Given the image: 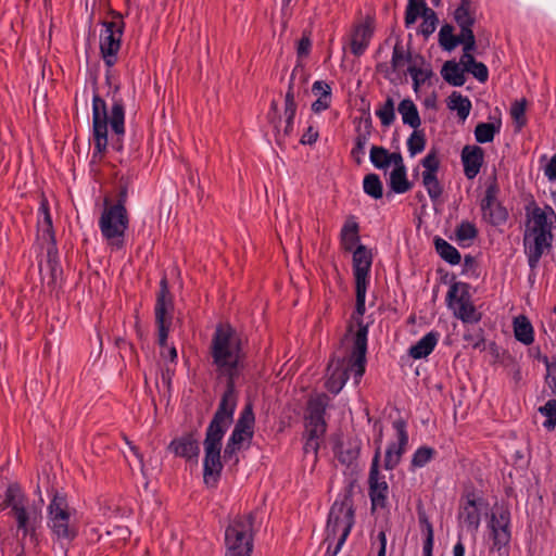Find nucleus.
Masks as SVG:
<instances>
[{"instance_id":"obj_51","label":"nucleus","mask_w":556,"mask_h":556,"mask_svg":"<svg viewBox=\"0 0 556 556\" xmlns=\"http://www.w3.org/2000/svg\"><path fill=\"white\" fill-rule=\"evenodd\" d=\"M369 161L377 169L389 168V150L381 146H372L369 151Z\"/></svg>"},{"instance_id":"obj_10","label":"nucleus","mask_w":556,"mask_h":556,"mask_svg":"<svg viewBox=\"0 0 556 556\" xmlns=\"http://www.w3.org/2000/svg\"><path fill=\"white\" fill-rule=\"evenodd\" d=\"M255 415L251 403L244 405L240 412L231 434L229 435L224 448L223 458L225 462L239 463L238 452L243 443H251L254 435Z\"/></svg>"},{"instance_id":"obj_45","label":"nucleus","mask_w":556,"mask_h":556,"mask_svg":"<svg viewBox=\"0 0 556 556\" xmlns=\"http://www.w3.org/2000/svg\"><path fill=\"white\" fill-rule=\"evenodd\" d=\"M389 186L391 190L397 194L409 191L413 185L407 179V169L402 167L393 168L390 173Z\"/></svg>"},{"instance_id":"obj_55","label":"nucleus","mask_w":556,"mask_h":556,"mask_svg":"<svg viewBox=\"0 0 556 556\" xmlns=\"http://www.w3.org/2000/svg\"><path fill=\"white\" fill-rule=\"evenodd\" d=\"M539 413L546 417L544 427L551 429L556 427V400H548L543 406L539 407Z\"/></svg>"},{"instance_id":"obj_1","label":"nucleus","mask_w":556,"mask_h":556,"mask_svg":"<svg viewBox=\"0 0 556 556\" xmlns=\"http://www.w3.org/2000/svg\"><path fill=\"white\" fill-rule=\"evenodd\" d=\"M119 85L114 87L113 103L110 115L108 105L103 98L98 93L92 97V159H101L106 152L109 146L108 126L112 130L111 146L117 152L124 149L123 139L125 136V105L121 97H116Z\"/></svg>"},{"instance_id":"obj_42","label":"nucleus","mask_w":556,"mask_h":556,"mask_svg":"<svg viewBox=\"0 0 556 556\" xmlns=\"http://www.w3.org/2000/svg\"><path fill=\"white\" fill-rule=\"evenodd\" d=\"M418 521L421 527V531L424 534L422 542V555H433V546H434V531L433 526L430 522L428 516L425 511H418Z\"/></svg>"},{"instance_id":"obj_53","label":"nucleus","mask_w":556,"mask_h":556,"mask_svg":"<svg viewBox=\"0 0 556 556\" xmlns=\"http://www.w3.org/2000/svg\"><path fill=\"white\" fill-rule=\"evenodd\" d=\"M382 126H390L395 121V108L392 97H388L384 103L376 111Z\"/></svg>"},{"instance_id":"obj_17","label":"nucleus","mask_w":556,"mask_h":556,"mask_svg":"<svg viewBox=\"0 0 556 556\" xmlns=\"http://www.w3.org/2000/svg\"><path fill=\"white\" fill-rule=\"evenodd\" d=\"M500 187L495 175L488 182L484 195L480 202L482 219L494 227L506 224L509 218L508 210L498 201Z\"/></svg>"},{"instance_id":"obj_54","label":"nucleus","mask_w":556,"mask_h":556,"mask_svg":"<svg viewBox=\"0 0 556 556\" xmlns=\"http://www.w3.org/2000/svg\"><path fill=\"white\" fill-rule=\"evenodd\" d=\"M426 135L424 130L414 129L409 138L407 139V149L410 156H414L422 152L426 148Z\"/></svg>"},{"instance_id":"obj_19","label":"nucleus","mask_w":556,"mask_h":556,"mask_svg":"<svg viewBox=\"0 0 556 556\" xmlns=\"http://www.w3.org/2000/svg\"><path fill=\"white\" fill-rule=\"evenodd\" d=\"M414 61L415 58L413 59L409 48H405L403 40L397 37L392 49L390 64L384 62L378 63L376 70L378 73L382 74L386 79L394 81L401 79L402 76L407 73L403 70L404 66L407 65L408 67L410 64H414Z\"/></svg>"},{"instance_id":"obj_44","label":"nucleus","mask_w":556,"mask_h":556,"mask_svg":"<svg viewBox=\"0 0 556 556\" xmlns=\"http://www.w3.org/2000/svg\"><path fill=\"white\" fill-rule=\"evenodd\" d=\"M447 108L452 111H456L458 117L465 121L469 116L472 105L469 98L464 97L458 91H453L448 97Z\"/></svg>"},{"instance_id":"obj_26","label":"nucleus","mask_w":556,"mask_h":556,"mask_svg":"<svg viewBox=\"0 0 556 556\" xmlns=\"http://www.w3.org/2000/svg\"><path fill=\"white\" fill-rule=\"evenodd\" d=\"M372 36L374 26L371 21L367 20L355 25L352 30L350 40L351 53L355 56L363 55L367 50Z\"/></svg>"},{"instance_id":"obj_41","label":"nucleus","mask_w":556,"mask_h":556,"mask_svg":"<svg viewBox=\"0 0 556 556\" xmlns=\"http://www.w3.org/2000/svg\"><path fill=\"white\" fill-rule=\"evenodd\" d=\"M441 75L446 83L454 87H460L466 83L465 70L455 61H446Z\"/></svg>"},{"instance_id":"obj_40","label":"nucleus","mask_w":556,"mask_h":556,"mask_svg":"<svg viewBox=\"0 0 556 556\" xmlns=\"http://www.w3.org/2000/svg\"><path fill=\"white\" fill-rule=\"evenodd\" d=\"M399 113L402 115L403 124L417 129L420 124V116L418 109L413 100L404 99L400 102L397 108Z\"/></svg>"},{"instance_id":"obj_7","label":"nucleus","mask_w":556,"mask_h":556,"mask_svg":"<svg viewBox=\"0 0 556 556\" xmlns=\"http://www.w3.org/2000/svg\"><path fill=\"white\" fill-rule=\"evenodd\" d=\"M295 72L296 68H293L289 79L288 90L285 94L283 115L279 114L278 102L276 100H271L269 111L266 116L268 123L273 126L276 143L280 147L294 130V118L298 109L293 89Z\"/></svg>"},{"instance_id":"obj_16","label":"nucleus","mask_w":556,"mask_h":556,"mask_svg":"<svg viewBox=\"0 0 556 556\" xmlns=\"http://www.w3.org/2000/svg\"><path fill=\"white\" fill-rule=\"evenodd\" d=\"M236 382L237 379H226L225 391L206 429L222 433L227 432L233 421V415L238 402Z\"/></svg>"},{"instance_id":"obj_56","label":"nucleus","mask_w":556,"mask_h":556,"mask_svg":"<svg viewBox=\"0 0 556 556\" xmlns=\"http://www.w3.org/2000/svg\"><path fill=\"white\" fill-rule=\"evenodd\" d=\"M438 17L433 10L427 11L422 16V22L419 26V33L426 38L432 35L437 28Z\"/></svg>"},{"instance_id":"obj_15","label":"nucleus","mask_w":556,"mask_h":556,"mask_svg":"<svg viewBox=\"0 0 556 556\" xmlns=\"http://www.w3.org/2000/svg\"><path fill=\"white\" fill-rule=\"evenodd\" d=\"M328 405L329 397L326 393L317 394L307 401L303 438L311 439V441H324L327 431L325 415Z\"/></svg>"},{"instance_id":"obj_39","label":"nucleus","mask_w":556,"mask_h":556,"mask_svg":"<svg viewBox=\"0 0 556 556\" xmlns=\"http://www.w3.org/2000/svg\"><path fill=\"white\" fill-rule=\"evenodd\" d=\"M514 334L517 341L525 345H530L534 341V330L530 320L523 316H517L514 319Z\"/></svg>"},{"instance_id":"obj_61","label":"nucleus","mask_w":556,"mask_h":556,"mask_svg":"<svg viewBox=\"0 0 556 556\" xmlns=\"http://www.w3.org/2000/svg\"><path fill=\"white\" fill-rule=\"evenodd\" d=\"M467 67L466 72L472 74V76L480 83H485L489 78V70L482 62L472 61V64Z\"/></svg>"},{"instance_id":"obj_59","label":"nucleus","mask_w":556,"mask_h":556,"mask_svg":"<svg viewBox=\"0 0 556 556\" xmlns=\"http://www.w3.org/2000/svg\"><path fill=\"white\" fill-rule=\"evenodd\" d=\"M464 54L460 58V62L464 65V70L466 71L467 67H470L469 65L472 64V61H476V59L472 55V51L476 50V37H470V39L467 38L465 43L463 45Z\"/></svg>"},{"instance_id":"obj_11","label":"nucleus","mask_w":556,"mask_h":556,"mask_svg":"<svg viewBox=\"0 0 556 556\" xmlns=\"http://www.w3.org/2000/svg\"><path fill=\"white\" fill-rule=\"evenodd\" d=\"M112 21H103L100 33V53L104 65L110 70L117 63V54L122 47L125 22L122 13L111 10Z\"/></svg>"},{"instance_id":"obj_3","label":"nucleus","mask_w":556,"mask_h":556,"mask_svg":"<svg viewBox=\"0 0 556 556\" xmlns=\"http://www.w3.org/2000/svg\"><path fill=\"white\" fill-rule=\"evenodd\" d=\"M526 210L527 220L522 243L528 266L535 269L542 256L548 254L553 249L556 213L548 204L544 207L534 204L532 208L527 206Z\"/></svg>"},{"instance_id":"obj_34","label":"nucleus","mask_w":556,"mask_h":556,"mask_svg":"<svg viewBox=\"0 0 556 556\" xmlns=\"http://www.w3.org/2000/svg\"><path fill=\"white\" fill-rule=\"evenodd\" d=\"M340 241L342 248L348 251H354L361 241L359 225L354 216H350L344 222L340 231Z\"/></svg>"},{"instance_id":"obj_28","label":"nucleus","mask_w":556,"mask_h":556,"mask_svg":"<svg viewBox=\"0 0 556 556\" xmlns=\"http://www.w3.org/2000/svg\"><path fill=\"white\" fill-rule=\"evenodd\" d=\"M454 20L460 31L470 39V37H475L472 27L476 22V17L473 12H471V1L470 0H460L458 7L454 11Z\"/></svg>"},{"instance_id":"obj_25","label":"nucleus","mask_w":556,"mask_h":556,"mask_svg":"<svg viewBox=\"0 0 556 556\" xmlns=\"http://www.w3.org/2000/svg\"><path fill=\"white\" fill-rule=\"evenodd\" d=\"M460 160L464 175L467 179H473L480 173L484 163V151L479 146L467 144L462 150Z\"/></svg>"},{"instance_id":"obj_38","label":"nucleus","mask_w":556,"mask_h":556,"mask_svg":"<svg viewBox=\"0 0 556 556\" xmlns=\"http://www.w3.org/2000/svg\"><path fill=\"white\" fill-rule=\"evenodd\" d=\"M433 243L435 252L443 261H445L450 265H458L460 263L462 255L459 251L450 242L437 236L433 239Z\"/></svg>"},{"instance_id":"obj_57","label":"nucleus","mask_w":556,"mask_h":556,"mask_svg":"<svg viewBox=\"0 0 556 556\" xmlns=\"http://www.w3.org/2000/svg\"><path fill=\"white\" fill-rule=\"evenodd\" d=\"M510 115L515 121L518 129H521L527 124L526 118V100L515 101L510 106Z\"/></svg>"},{"instance_id":"obj_14","label":"nucleus","mask_w":556,"mask_h":556,"mask_svg":"<svg viewBox=\"0 0 556 556\" xmlns=\"http://www.w3.org/2000/svg\"><path fill=\"white\" fill-rule=\"evenodd\" d=\"M490 551L496 552L498 556L509 555L511 541V514L508 507H501L497 513L491 514L486 522Z\"/></svg>"},{"instance_id":"obj_22","label":"nucleus","mask_w":556,"mask_h":556,"mask_svg":"<svg viewBox=\"0 0 556 556\" xmlns=\"http://www.w3.org/2000/svg\"><path fill=\"white\" fill-rule=\"evenodd\" d=\"M167 451L174 456L186 462L198 464L200 455V442L195 432H186L174 438L167 445Z\"/></svg>"},{"instance_id":"obj_6","label":"nucleus","mask_w":556,"mask_h":556,"mask_svg":"<svg viewBox=\"0 0 556 556\" xmlns=\"http://www.w3.org/2000/svg\"><path fill=\"white\" fill-rule=\"evenodd\" d=\"M47 525L53 540L67 544L78 535V527L72 521V514L64 494L55 491L47 507Z\"/></svg>"},{"instance_id":"obj_43","label":"nucleus","mask_w":556,"mask_h":556,"mask_svg":"<svg viewBox=\"0 0 556 556\" xmlns=\"http://www.w3.org/2000/svg\"><path fill=\"white\" fill-rule=\"evenodd\" d=\"M437 455L435 448L428 446V445H421L412 455V459L409 463L408 470L410 472H415L417 469H420L428 465L431 460L434 459Z\"/></svg>"},{"instance_id":"obj_5","label":"nucleus","mask_w":556,"mask_h":556,"mask_svg":"<svg viewBox=\"0 0 556 556\" xmlns=\"http://www.w3.org/2000/svg\"><path fill=\"white\" fill-rule=\"evenodd\" d=\"M368 326L358 324V329L353 340V348L349 359H331L327 371L326 389L332 394H338L353 374L355 384L361 382L366 370Z\"/></svg>"},{"instance_id":"obj_18","label":"nucleus","mask_w":556,"mask_h":556,"mask_svg":"<svg viewBox=\"0 0 556 556\" xmlns=\"http://www.w3.org/2000/svg\"><path fill=\"white\" fill-rule=\"evenodd\" d=\"M379 462L380 446L375 452L368 475V495L372 509H384L388 506L389 485L379 470Z\"/></svg>"},{"instance_id":"obj_62","label":"nucleus","mask_w":556,"mask_h":556,"mask_svg":"<svg viewBox=\"0 0 556 556\" xmlns=\"http://www.w3.org/2000/svg\"><path fill=\"white\" fill-rule=\"evenodd\" d=\"M127 198H128V181H124V178H121L119 186H118V192H117V200L114 204H109V206H119L121 211L127 212V208H126Z\"/></svg>"},{"instance_id":"obj_27","label":"nucleus","mask_w":556,"mask_h":556,"mask_svg":"<svg viewBox=\"0 0 556 556\" xmlns=\"http://www.w3.org/2000/svg\"><path fill=\"white\" fill-rule=\"evenodd\" d=\"M362 450V440L357 437L350 438L346 442H337L333 446V453L338 462L349 467L356 464Z\"/></svg>"},{"instance_id":"obj_8","label":"nucleus","mask_w":556,"mask_h":556,"mask_svg":"<svg viewBox=\"0 0 556 556\" xmlns=\"http://www.w3.org/2000/svg\"><path fill=\"white\" fill-rule=\"evenodd\" d=\"M98 225L102 239L111 251H121L125 248L129 227L128 212L121 211L119 206H109V200L105 199Z\"/></svg>"},{"instance_id":"obj_32","label":"nucleus","mask_w":556,"mask_h":556,"mask_svg":"<svg viewBox=\"0 0 556 556\" xmlns=\"http://www.w3.org/2000/svg\"><path fill=\"white\" fill-rule=\"evenodd\" d=\"M473 502H460L458 519L472 532L478 531L481 523V507Z\"/></svg>"},{"instance_id":"obj_4","label":"nucleus","mask_w":556,"mask_h":556,"mask_svg":"<svg viewBox=\"0 0 556 556\" xmlns=\"http://www.w3.org/2000/svg\"><path fill=\"white\" fill-rule=\"evenodd\" d=\"M354 489L355 481L350 480L330 506L325 528V556L340 553L355 525Z\"/></svg>"},{"instance_id":"obj_13","label":"nucleus","mask_w":556,"mask_h":556,"mask_svg":"<svg viewBox=\"0 0 556 556\" xmlns=\"http://www.w3.org/2000/svg\"><path fill=\"white\" fill-rule=\"evenodd\" d=\"M174 313V296L170 293L166 276L160 280V288L156 293L154 306L155 323L157 326V344L161 348L167 346L168 333L170 330Z\"/></svg>"},{"instance_id":"obj_64","label":"nucleus","mask_w":556,"mask_h":556,"mask_svg":"<svg viewBox=\"0 0 556 556\" xmlns=\"http://www.w3.org/2000/svg\"><path fill=\"white\" fill-rule=\"evenodd\" d=\"M368 286H355L356 293V303H355V312L357 315L363 316L365 314V301H366V292Z\"/></svg>"},{"instance_id":"obj_2","label":"nucleus","mask_w":556,"mask_h":556,"mask_svg":"<svg viewBox=\"0 0 556 556\" xmlns=\"http://www.w3.org/2000/svg\"><path fill=\"white\" fill-rule=\"evenodd\" d=\"M208 353L218 378H239L247 358L244 340L229 323L216 325Z\"/></svg>"},{"instance_id":"obj_9","label":"nucleus","mask_w":556,"mask_h":556,"mask_svg":"<svg viewBox=\"0 0 556 556\" xmlns=\"http://www.w3.org/2000/svg\"><path fill=\"white\" fill-rule=\"evenodd\" d=\"M252 514L235 517L225 531V556H252L253 552Z\"/></svg>"},{"instance_id":"obj_35","label":"nucleus","mask_w":556,"mask_h":556,"mask_svg":"<svg viewBox=\"0 0 556 556\" xmlns=\"http://www.w3.org/2000/svg\"><path fill=\"white\" fill-rule=\"evenodd\" d=\"M419 64H425V58L420 54H417L415 56L414 64H410L406 72L410 75L413 80V88L415 91H417L421 86H424L433 75V72L428 64L425 68L418 66Z\"/></svg>"},{"instance_id":"obj_20","label":"nucleus","mask_w":556,"mask_h":556,"mask_svg":"<svg viewBox=\"0 0 556 556\" xmlns=\"http://www.w3.org/2000/svg\"><path fill=\"white\" fill-rule=\"evenodd\" d=\"M392 428L396 434V441H392L388 444L384 454L383 468L386 470L395 469L402 460L408 446V431L407 421L399 417L392 421Z\"/></svg>"},{"instance_id":"obj_24","label":"nucleus","mask_w":556,"mask_h":556,"mask_svg":"<svg viewBox=\"0 0 556 556\" xmlns=\"http://www.w3.org/2000/svg\"><path fill=\"white\" fill-rule=\"evenodd\" d=\"M372 265V253L364 244H358L353 251L352 268L355 286H368Z\"/></svg>"},{"instance_id":"obj_36","label":"nucleus","mask_w":556,"mask_h":556,"mask_svg":"<svg viewBox=\"0 0 556 556\" xmlns=\"http://www.w3.org/2000/svg\"><path fill=\"white\" fill-rule=\"evenodd\" d=\"M47 268L49 269L48 288L51 291L60 289L63 268L60 264L56 251H52L51 249H49L47 253Z\"/></svg>"},{"instance_id":"obj_29","label":"nucleus","mask_w":556,"mask_h":556,"mask_svg":"<svg viewBox=\"0 0 556 556\" xmlns=\"http://www.w3.org/2000/svg\"><path fill=\"white\" fill-rule=\"evenodd\" d=\"M27 497L18 482H11L4 491V498L0 504V510L11 509V514L26 507Z\"/></svg>"},{"instance_id":"obj_33","label":"nucleus","mask_w":556,"mask_h":556,"mask_svg":"<svg viewBox=\"0 0 556 556\" xmlns=\"http://www.w3.org/2000/svg\"><path fill=\"white\" fill-rule=\"evenodd\" d=\"M440 339L438 331H430L420 338L414 345L409 348L408 355L414 359H421L429 356L435 349Z\"/></svg>"},{"instance_id":"obj_12","label":"nucleus","mask_w":556,"mask_h":556,"mask_svg":"<svg viewBox=\"0 0 556 556\" xmlns=\"http://www.w3.org/2000/svg\"><path fill=\"white\" fill-rule=\"evenodd\" d=\"M226 433L206 429L203 441V481L207 486L216 488L224 465L222 462V442Z\"/></svg>"},{"instance_id":"obj_47","label":"nucleus","mask_w":556,"mask_h":556,"mask_svg":"<svg viewBox=\"0 0 556 556\" xmlns=\"http://www.w3.org/2000/svg\"><path fill=\"white\" fill-rule=\"evenodd\" d=\"M422 185L433 203H437L443 194V185L438 178V174L422 173Z\"/></svg>"},{"instance_id":"obj_63","label":"nucleus","mask_w":556,"mask_h":556,"mask_svg":"<svg viewBox=\"0 0 556 556\" xmlns=\"http://www.w3.org/2000/svg\"><path fill=\"white\" fill-rule=\"evenodd\" d=\"M331 93H329L328 90H324L321 96H319L313 103H312V111L316 114L326 111L331 105Z\"/></svg>"},{"instance_id":"obj_50","label":"nucleus","mask_w":556,"mask_h":556,"mask_svg":"<svg viewBox=\"0 0 556 556\" xmlns=\"http://www.w3.org/2000/svg\"><path fill=\"white\" fill-rule=\"evenodd\" d=\"M38 214H39V217L42 218V219L38 220V226L42 227V231L45 235H48L49 237L53 238L54 237L53 223H52V217H51V213H50L49 202L46 197H42L40 200Z\"/></svg>"},{"instance_id":"obj_37","label":"nucleus","mask_w":556,"mask_h":556,"mask_svg":"<svg viewBox=\"0 0 556 556\" xmlns=\"http://www.w3.org/2000/svg\"><path fill=\"white\" fill-rule=\"evenodd\" d=\"M467 37L460 31L458 36L454 35V27L451 24H444L439 31V45L445 51H453L458 45H464Z\"/></svg>"},{"instance_id":"obj_49","label":"nucleus","mask_w":556,"mask_h":556,"mask_svg":"<svg viewBox=\"0 0 556 556\" xmlns=\"http://www.w3.org/2000/svg\"><path fill=\"white\" fill-rule=\"evenodd\" d=\"M364 192L375 200L381 199L383 195V185L378 174L370 173L363 180Z\"/></svg>"},{"instance_id":"obj_31","label":"nucleus","mask_w":556,"mask_h":556,"mask_svg":"<svg viewBox=\"0 0 556 556\" xmlns=\"http://www.w3.org/2000/svg\"><path fill=\"white\" fill-rule=\"evenodd\" d=\"M471 286L467 282L455 281L450 286L446 294V302L450 308H455L462 305L472 303Z\"/></svg>"},{"instance_id":"obj_30","label":"nucleus","mask_w":556,"mask_h":556,"mask_svg":"<svg viewBox=\"0 0 556 556\" xmlns=\"http://www.w3.org/2000/svg\"><path fill=\"white\" fill-rule=\"evenodd\" d=\"M497 111V116L490 115V123H478L475 127V139L478 143H490L494 140L495 135L500 134L502 128L501 113Z\"/></svg>"},{"instance_id":"obj_23","label":"nucleus","mask_w":556,"mask_h":556,"mask_svg":"<svg viewBox=\"0 0 556 556\" xmlns=\"http://www.w3.org/2000/svg\"><path fill=\"white\" fill-rule=\"evenodd\" d=\"M16 523L17 532L23 538H29L31 541H38L37 531L41 527L42 516L37 508L24 507L11 514Z\"/></svg>"},{"instance_id":"obj_60","label":"nucleus","mask_w":556,"mask_h":556,"mask_svg":"<svg viewBox=\"0 0 556 556\" xmlns=\"http://www.w3.org/2000/svg\"><path fill=\"white\" fill-rule=\"evenodd\" d=\"M370 549L377 551V556H386L387 552V534L381 530L376 536H370Z\"/></svg>"},{"instance_id":"obj_58","label":"nucleus","mask_w":556,"mask_h":556,"mask_svg":"<svg viewBox=\"0 0 556 556\" xmlns=\"http://www.w3.org/2000/svg\"><path fill=\"white\" fill-rule=\"evenodd\" d=\"M421 165L424 167L422 173L438 174L440 168V160L435 149H432L428 152V154L421 160Z\"/></svg>"},{"instance_id":"obj_52","label":"nucleus","mask_w":556,"mask_h":556,"mask_svg":"<svg viewBox=\"0 0 556 556\" xmlns=\"http://www.w3.org/2000/svg\"><path fill=\"white\" fill-rule=\"evenodd\" d=\"M454 315L464 324H478L481 320V313L477 312L473 303L453 308Z\"/></svg>"},{"instance_id":"obj_48","label":"nucleus","mask_w":556,"mask_h":556,"mask_svg":"<svg viewBox=\"0 0 556 556\" xmlns=\"http://www.w3.org/2000/svg\"><path fill=\"white\" fill-rule=\"evenodd\" d=\"M431 10L427 7L426 0H408L405 10V26L408 28L419 16H424L427 11Z\"/></svg>"},{"instance_id":"obj_21","label":"nucleus","mask_w":556,"mask_h":556,"mask_svg":"<svg viewBox=\"0 0 556 556\" xmlns=\"http://www.w3.org/2000/svg\"><path fill=\"white\" fill-rule=\"evenodd\" d=\"M353 123L355 124L356 135L350 154L352 160L357 165H361L363 164L366 154V146L374 131L369 103H367L366 108L363 110V116L355 117Z\"/></svg>"},{"instance_id":"obj_46","label":"nucleus","mask_w":556,"mask_h":556,"mask_svg":"<svg viewBox=\"0 0 556 556\" xmlns=\"http://www.w3.org/2000/svg\"><path fill=\"white\" fill-rule=\"evenodd\" d=\"M478 228L469 220H462L455 229V240L462 247H468L478 237Z\"/></svg>"}]
</instances>
